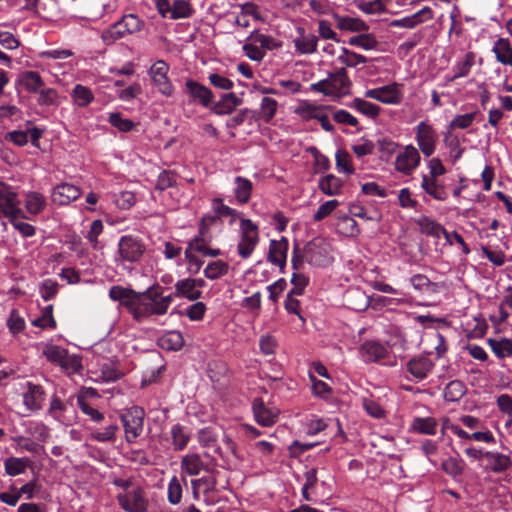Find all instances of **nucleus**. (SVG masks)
I'll return each instance as SVG.
<instances>
[{
	"instance_id": "obj_1",
	"label": "nucleus",
	"mask_w": 512,
	"mask_h": 512,
	"mask_svg": "<svg viewBox=\"0 0 512 512\" xmlns=\"http://www.w3.org/2000/svg\"><path fill=\"white\" fill-rule=\"evenodd\" d=\"M160 296L161 286L159 284H154L145 291L138 292L133 319L141 322L152 315H164L165 311L160 310V306H162Z\"/></svg>"
},
{
	"instance_id": "obj_2",
	"label": "nucleus",
	"mask_w": 512,
	"mask_h": 512,
	"mask_svg": "<svg viewBox=\"0 0 512 512\" xmlns=\"http://www.w3.org/2000/svg\"><path fill=\"white\" fill-rule=\"evenodd\" d=\"M144 21L136 14L124 15L120 20L112 24L102 32V39L105 43L111 44L126 35L140 32L144 28Z\"/></svg>"
},
{
	"instance_id": "obj_3",
	"label": "nucleus",
	"mask_w": 512,
	"mask_h": 512,
	"mask_svg": "<svg viewBox=\"0 0 512 512\" xmlns=\"http://www.w3.org/2000/svg\"><path fill=\"white\" fill-rule=\"evenodd\" d=\"M416 223L419 226L421 233L434 238H440V235H443L449 245H452L453 242H458V244L462 247L464 254L467 255L470 253L468 245L458 232L453 231L452 233H449L440 223L429 218L428 216H421L416 220Z\"/></svg>"
},
{
	"instance_id": "obj_4",
	"label": "nucleus",
	"mask_w": 512,
	"mask_h": 512,
	"mask_svg": "<svg viewBox=\"0 0 512 512\" xmlns=\"http://www.w3.org/2000/svg\"><path fill=\"white\" fill-rule=\"evenodd\" d=\"M303 250L305 261L311 266L326 267L333 260L330 245L321 237L313 238L307 242Z\"/></svg>"
},
{
	"instance_id": "obj_5",
	"label": "nucleus",
	"mask_w": 512,
	"mask_h": 512,
	"mask_svg": "<svg viewBox=\"0 0 512 512\" xmlns=\"http://www.w3.org/2000/svg\"><path fill=\"white\" fill-rule=\"evenodd\" d=\"M260 241L258 226L250 219L241 218L240 240L237 245L238 255L242 259L249 258Z\"/></svg>"
},
{
	"instance_id": "obj_6",
	"label": "nucleus",
	"mask_w": 512,
	"mask_h": 512,
	"mask_svg": "<svg viewBox=\"0 0 512 512\" xmlns=\"http://www.w3.org/2000/svg\"><path fill=\"white\" fill-rule=\"evenodd\" d=\"M145 411L140 406H132L120 415L125 431V439L133 443L142 434Z\"/></svg>"
},
{
	"instance_id": "obj_7",
	"label": "nucleus",
	"mask_w": 512,
	"mask_h": 512,
	"mask_svg": "<svg viewBox=\"0 0 512 512\" xmlns=\"http://www.w3.org/2000/svg\"><path fill=\"white\" fill-rule=\"evenodd\" d=\"M146 251L143 240L135 235H124L118 242V254L124 262L136 263L141 260Z\"/></svg>"
},
{
	"instance_id": "obj_8",
	"label": "nucleus",
	"mask_w": 512,
	"mask_h": 512,
	"mask_svg": "<svg viewBox=\"0 0 512 512\" xmlns=\"http://www.w3.org/2000/svg\"><path fill=\"white\" fill-rule=\"evenodd\" d=\"M169 65L164 60H157L148 70V75L158 92L166 97L174 93V86L168 77Z\"/></svg>"
},
{
	"instance_id": "obj_9",
	"label": "nucleus",
	"mask_w": 512,
	"mask_h": 512,
	"mask_svg": "<svg viewBox=\"0 0 512 512\" xmlns=\"http://www.w3.org/2000/svg\"><path fill=\"white\" fill-rule=\"evenodd\" d=\"M251 409L255 422L262 427H272L279 419L280 410L260 397L253 399Z\"/></svg>"
},
{
	"instance_id": "obj_10",
	"label": "nucleus",
	"mask_w": 512,
	"mask_h": 512,
	"mask_svg": "<svg viewBox=\"0 0 512 512\" xmlns=\"http://www.w3.org/2000/svg\"><path fill=\"white\" fill-rule=\"evenodd\" d=\"M119 505L126 512H146L148 501L145 492L140 486L123 494L117 495Z\"/></svg>"
},
{
	"instance_id": "obj_11",
	"label": "nucleus",
	"mask_w": 512,
	"mask_h": 512,
	"mask_svg": "<svg viewBox=\"0 0 512 512\" xmlns=\"http://www.w3.org/2000/svg\"><path fill=\"white\" fill-rule=\"evenodd\" d=\"M416 141L421 152L429 157L435 152L438 135L432 125L421 121L415 128Z\"/></svg>"
},
{
	"instance_id": "obj_12",
	"label": "nucleus",
	"mask_w": 512,
	"mask_h": 512,
	"mask_svg": "<svg viewBox=\"0 0 512 512\" xmlns=\"http://www.w3.org/2000/svg\"><path fill=\"white\" fill-rule=\"evenodd\" d=\"M185 92L189 95L191 102L199 103L203 107L209 108L213 103V92L195 80L188 79L185 82Z\"/></svg>"
},
{
	"instance_id": "obj_13",
	"label": "nucleus",
	"mask_w": 512,
	"mask_h": 512,
	"mask_svg": "<svg viewBox=\"0 0 512 512\" xmlns=\"http://www.w3.org/2000/svg\"><path fill=\"white\" fill-rule=\"evenodd\" d=\"M365 97L377 100L384 104H399L402 94L397 83L385 85L365 92Z\"/></svg>"
},
{
	"instance_id": "obj_14",
	"label": "nucleus",
	"mask_w": 512,
	"mask_h": 512,
	"mask_svg": "<svg viewBox=\"0 0 512 512\" xmlns=\"http://www.w3.org/2000/svg\"><path fill=\"white\" fill-rule=\"evenodd\" d=\"M420 159L418 150L414 146L408 145L396 158V170L403 174L410 175L419 165Z\"/></svg>"
},
{
	"instance_id": "obj_15",
	"label": "nucleus",
	"mask_w": 512,
	"mask_h": 512,
	"mask_svg": "<svg viewBox=\"0 0 512 512\" xmlns=\"http://www.w3.org/2000/svg\"><path fill=\"white\" fill-rule=\"evenodd\" d=\"M137 297L138 292L132 288L114 285L109 289V298L113 301H119L132 316L134 315Z\"/></svg>"
},
{
	"instance_id": "obj_16",
	"label": "nucleus",
	"mask_w": 512,
	"mask_h": 512,
	"mask_svg": "<svg viewBox=\"0 0 512 512\" xmlns=\"http://www.w3.org/2000/svg\"><path fill=\"white\" fill-rule=\"evenodd\" d=\"M288 249L289 242L286 237H282L280 240L270 241L267 260L272 264L279 266L281 272H284V268L286 266Z\"/></svg>"
},
{
	"instance_id": "obj_17",
	"label": "nucleus",
	"mask_w": 512,
	"mask_h": 512,
	"mask_svg": "<svg viewBox=\"0 0 512 512\" xmlns=\"http://www.w3.org/2000/svg\"><path fill=\"white\" fill-rule=\"evenodd\" d=\"M364 362H380L389 355V349L378 341H365L359 348Z\"/></svg>"
},
{
	"instance_id": "obj_18",
	"label": "nucleus",
	"mask_w": 512,
	"mask_h": 512,
	"mask_svg": "<svg viewBox=\"0 0 512 512\" xmlns=\"http://www.w3.org/2000/svg\"><path fill=\"white\" fill-rule=\"evenodd\" d=\"M80 195L81 190L79 187L69 183H61L54 187L51 193V200L59 206H65L77 200Z\"/></svg>"
},
{
	"instance_id": "obj_19",
	"label": "nucleus",
	"mask_w": 512,
	"mask_h": 512,
	"mask_svg": "<svg viewBox=\"0 0 512 512\" xmlns=\"http://www.w3.org/2000/svg\"><path fill=\"white\" fill-rule=\"evenodd\" d=\"M0 212L9 221L16 217L27 218V215L18 207L17 195L12 191L0 192Z\"/></svg>"
},
{
	"instance_id": "obj_20",
	"label": "nucleus",
	"mask_w": 512,
	"mask_h": 512,
	"mask_svg": "<svg viewBox=\"0 0 512 512\" xmlns=\"http://www.w3.org/2000/svg\"><path fill=\"white\" fill-rule=\"evenodd\" d=\"M331 88L334 90V95L345 96L350 94L352 82L349 79L345 67L338 68L328 73Z\"/></svg>"
},
{
	"instance_id": "obj_21",
	"label": "nucleus",
	"mask_w": 512,
	"mask_h": 512,
	"mask_svg": "<svg viewBox=\"0 0 512 512\" xmlns=\"http://www.w3.org/2000/svg\"><path fill=\"white\" fill-rule=\"evenodd\" d=\"M407 371L417 380L425 379L434 367L432 360L425 355L411 358L406 363Z\"/></svg>"
},
{
	"instance_id": "obj_22",
	"label": "nucleus",
	"mask_w": 512,
	"mask_h": 512,
	"mask_svg": "<svg viewBox=\"0 0 512 512\" xmlns=\"http://www.w3.org/2000/svg\"><path fill=\"white\" fill-rule=\"evenodd\" d=\"M27 391L23 394L24 405L31 411L39 410L45 399V392L41 385L27 382Z\"/></svg>"
},
{
	"instance_id": "obj_23",
	"label": "nucleus",
	"mask_w": 512,
	"mask_h": 512,
	"mask_svg": "<svg viewBox=\"0 0 512 512\" xmlns=\"http://www.w3.org/2000/svg\"><path fill=\"white\" fill-rule=\"evenodd\" d=\"M169 434L172 442V448L176 452L183 451L191 439V430L179 423L172 425Z\"/></svg>"
},
{
	"instance_id": "obj_24",
	"label": "nucleus",
	"mask_w": 512,
	"mask_h": 512,
	"mask_svg": "<svg viewBox=\"0 0 512 512\" xmlns=\"http://www.w3.org/2000/svg\"><path fill=\"white\" fill-rule=\"evenodd\" d=\"M498 63L512 67V44L509 38H498L492 47Z\"/></svg>"
},
{
	"instance_id": "obj_25",
	"label": "nucleus",
	"mask_w": 512,
	"mask_h": 512,
	"mask_svg": "<svg viewBox=\"0 0 512 512\" xmlns=\"http://www.w3.org/2000/svg\"><path fill=\"white\" fill-rule=\"evenodd\" d=\"M17 82L27 92L36 94L45 86L40 74L36 71L26 70L19 74Z\"/></svg>"
},
{
	"instance_id": "obj_26",
	"label": "nucleus",
	"mask_w": 512,
	"mask_h": 512,
	"mask_svg": "<svg viewBox=\"0 0 512 512\" xmlns=\"http://www.w3.org/2000/svg\"><path fill=\"white\" fill-rule=\"evenodd\" d=\"M241 103L242 99L237 97L235 93L230 92L223 94L221 99L213 106L211 105L210 108L217 115H226L231 114Z\"/></svg>"
},
{
	"instance_id": "obj_27",
	"label": "nucleus",
	"mask_w": 512,
	"mask_h": 512,
	"mask_svg": "<svg viewBox=\"0 0 512 512\" xmlns=\"http://www.w3.org/2000/svg\"><path fill=\"white\" fill-rule=\"evenodd\" d=\"M333 17L337 28L340 30L351 32H367L369 30V25L360 18L340 16L338 14H334Z\"/></svg>"
},
{
	"instance_id": "obj_28",
	"label": "nucleus",
	"mask_w": 512,
	"mask_h": 512,
	"mask_svg": "<svg viewBox=\"0 0 512 512\" xmlns=\"http://www.w3.org/2000/svg\"><path fill=\"white\" fill-rule=\"evenodd\" d=\"M24 206L28 214L36 216L45 210L47 201L43 194L30 191L25 194Z\"/></svg>"
},
{
	"instance_id": "obj_29",
	"label": "nucleus",
	"mask_w": 512,
	"mask_h": 512,
	"mask_svg": "<svg viewBox=\"0 0 512 512\" xmlns=\"http://www.w3.org/2000/svg\"><path fill=\"white\" fill-rule=\"evenodd\" d=\"M421 188L435 200L445 201L448 198L445 186L437 179L428 178V175L422 176Z\"/></svg>"
},
{
	"instance_id": "obj_30",
	"label": "nucleus",
	"mask_w": 512,
	"mask_h": 512,
	"mask_svg": "<svg viewBox=\"0 0 512 512\" xmlns=\"http://www.w3.org/2000/svg\"><path fill=\"white\" fill-rule=\"evenodd\" d=\"M336 230L346 237H357L360 229L357 222L347 214L337 213Z\"/></svg>"
},
{
	"instance_id": "obj_31",
	"label": "nucleus",
	"mask_w": 512,
	"mask_h": 512,
	"mask_svg": "<svg viewBox=\"0 0 512 512\" xmlns=\"http://www.w3.org/2000/svg\"><path fill=\"white\" fill-rule=\"evenodd\" d=\"M211 209L213 213L217 214L223 221V218L229 217V224H233L236 219L243 218L242 213L224 204L220 197H215L211 200Z\"/></svg>"
},
{
	"instance_id": "obj_32",
	"label": "nucleus",
	"mask_w": 512,
	"mask_h": 512,
	"mask_svg": "<svg viewBox=\"0 0 512 512\" xmlns=\"http://www.w3.org/2000/svg\"><path fill=\"white\" fill-rule=\"evenodd\" d=\"M175 296L195 301L202 297V292L199 289H195L192 278H186L175 283Z\"/></svg>"
},
{
	"instance_id": "obj_33",
	"label": "nucleus",
	"mask_w": 512,
	"mask_h": 512,
	"mask_svg": "<svg viewBox=\"0 0 512 512\" xmlns=\"http://www.w3.org/2000/svg\"><path fill=\"white\" fill-rule=\"evenodd\" d=\"M344 182L333 174H328L319 180L320 191L328 196H336L341 193Z\"/></svg>"
},
{
	"instance_id": "obj_34",
	"label": "nucleus",
	"mask_w": 512,
	"mask_h": 512,
	"mask_svg": "<svg viewBox=\"0 0 512 512\" xmlns=\"http://www.w3.org/2000/svg\"><path fill=\"white\" fill-rule=\"evenodd\" d=\"M484 455L490 462V470L494 473H502L512 465L511 458L508 455L491 451H486Z\"/></svg>"
},
{
	"instance_id": "obj_35",
	"label": "nucleus",
	"mask_w": 512,
	"mask_h": 512,
	"mask_svg": "<svg viewBox=\"0 0 512 512\" xmlns=\"http://www.w3.org/2000/svg\"><path fill=\"white\" fill-rule=\"evenodd\" d=\"M206 472H209L210 476H204L199 479L191 480V485L194 490V495L197 496V489L203 488V492L205 494L213 492L216 490L217 486V478L216 475L219 474V471L215 469H205Z\"/></svg>"
},
{
	"instance_id": "obj_36",
	"label": "nucleus",
	"mask_w": 512,
	"mask_h": 512,
	"mask_svg": "<svg viewBox=\"0 0 512 512\" xmlns=\"http://www.w3.org/2000/svg\"><path fill=\"white\" fill-rule=\"evenodd\" d=\"M234 195L238 203L246 204L249 202L253 190L252 182L242 176L235 178Z\"/></svg>"
},
{
	"instance_id": "obj_37",
	"label": "nucleus",
	"mask_w": 512,
	"mask_h": 512,
	"mask_svg": "<svg viewBox=\"0 0 512 512\" xmlns=\"http://www.w3.org/2000/svg\"><path fill=\"white\" fill-rule=\"evenodd\" d=\"M205 469L201 457L196 453L187 454L181 460V470L189 476H196Z\"/></svg>"
},
{
	"instance_id": "obj_38",
	"label": "nucleus",
	"mask_w": 512,
	"mask_h": 512,
	"mask_svg": "<svg viewBox=\"0 0 512 512\" xmlns=\"http://www.w3.org/2000/svg\"><path fill=\"white\" fill-rule=\"evenodd\" d=\"M347 106L372 119L377 118L381 111L380 106L361 98H354Z\"/></svg>"
},
{
	"instance_id": "obj_39",
	"label": "nucleus",
	"mask_w": 512,
	"mask_h": 512,
	"mask_svg": "<svg viewBox=\"0 0 512 512\" xmlns=\"http://www.w3.org/2000/svg\"><path fill=\"white\" fill-rule=\"evenodd\" d=\"M467 392V387L460 380L450 381L443 391V397L448 402H458Z\"/></svg>"
},
{
	"instance_id": "obj_40",
	"label": "nucleus",
	"mask_w": 512,
	"mask_h": 512,
	"mask_svg": "<svg viewBox=\"0 0 512 512\" xmlns=\"http://www.w3.org/2000/svg\"><path fill=\"white\" fill-rule=\"evenodd\" d=\"M437 426L438 423L433 417H416L411 424L413 431L426 435H435Z\"/></svg>"
},
{
	"instance_id": "obj_41",
	"label": "nucleus",
	"mask_w": 512,
	"mask_h": 512,
	"mask_svg": "<svg viewBox=\"0 0 512 512\" xmlns=\"http://www.w3.org/2000/svg\"><path fill=\"white\" fill-rule=\"evenodd\" d=\"M71 97L74 103L81 108L87 107L94 100L92 91L88 87L81 84L74 86Z\"/></svg>"
},
{
	"instance_id": "obj_42",
	"label": "nucleus",
	"mask_w": 512,
	"mask_h": 512,
	"mask_svg": "<svg viewBox=\"0 0 512 512\" xmlns=\"http://www.w3.org/2000/svg\"><path fill=\"white\" fill-rule=\"evenodd\" d=\"M159 344L162 349L178 351L184 345V339L179 331H170L159 339Z\"/></svg>"
},
{
	"instance_id": "obj_43",
	"label": "nucleus",
	"mask_w": 512,
	"mask_h": 512,
	"mask_svg": "<svg viewBox=\"0 0 512 512\" xmlns=\"http://www.w3.org/2000/svg\"><path fill=\"white\" fill-rule=\"evenodd\" d=\"M488 345L499 359H504L505 357L512 355V340L508 338H502L499 340L489 338Z\"/></svg>"
},
{
	"instance_id": "obj_44",
	"label": "nucleus",
	"mask_w": 512,
	"mask_h": 512,
	"mask_svg": "<svg viewBox=\"0 0 512 512\" xmlns=\"http://www.w3.org/2000/svg\"><path fill=\"white\" fill-rule=\"evenodd\" d=\"M118 430V424L115 421H111L103 429H96L92 431L91 437L101 443L113 442L116 439V433Z\"/></svg>"
},
{
	"instance_id": "obj_45",
	"label": "nucleus",
	"mask_w": 512,
	"mask_h": 512,
	"mask_svg": "<svg viewBox=\"0 0 512 512\" xmlns=\"http://www.w3.org/2000/svg\"><path fill=\"white\" fill-rule=\"evenodd\" d=\"M30 460L28 458L9 457L4 461L5 472L9 476H17L26 470Z\"/></svg>"
},
{
	"instance_id": "obj_46",
	"label": "nucleus",
	"mask_w": 512,
	"mask_h": 512,
	"mask_svg": "<svg viewBox=\"0 0 512 512\" xmlns=\"http://www.w3.org/2000/svg\"><path fill=\"white\" fill-rule=\"evenodd\" d=\"M337 61L346 67H356L359 64L367 62L364 55L358 54L348 48H341V54L337 57Z\"/></svg>"
},
{
	"instance_id": "obj_47",
	"label": "nucleus",
	"mask_w": 512,
	"mask_h": 512,
	"mask_svg": "<svg viewBox=\"0 0 512 512\" xmlns=\"http://www.w3.org/2000/svg\"><path fill=\"white\" fill-rule=\"evenodd\" d=\"M228 271H229L228 263H226L222 260H217V261H212V262L208 263V265L204 269L203 273L207 279L216 280V279H219L220 277L226 275L228 273Z\"/></svg>"
},
{
	"instance_id": "obj_48",
	"label": "nucleus",
	"mask_w": 512,
	"mask_h": 512,
	"mask_svg": "<svg viewBox=\"0 0 512 512\" xmlns=\"http://www.w3.org/2000/svg\"><path fill=\"white\" fill-rule=\"evenodd\" d=\"M295 48L301 54H312L317 51L318 38L313 34L305 35L294 41Z\"/></svg>"
},
{
	"instance_id": "obj_49",
	"label": "nucleus",
	"mask_w": 512,
	"mask_h": 512,
	"mask_svg": "<svg viewBox=\"0 0 512 512\" xmlns=\"http://www.w3.org/2000/svg\"><path fill=\"white\" fill-rule=\"evenodd\" d=\"M348 43L351 46L360 47L364 50H373L378 46V41L375 36L369 33L352 36Z\"/></svg>"
},
{
	"instance_id": "obj_50",
	"label": "nucleus",
	"mask_w": 512,
	"mask_h": 512,
	"mask_svg": "<svg viewBox=\"0 0 512 512\" xmlns=\"http://www.w3.org/2000/svg\"><path fill=\"white\" fill-rule=\"evenodd\" d=\"M477 115V110H474L473 112L467 114H458L450 121L448 129L450 131L454 129H467L472 125Z\"/></svg>"
},
{
	"instance_id": "obj_51",
	"label": "nucleus",
	"mask_w": 512,
	"mask_h": 512,
	"mask_svg": "<svg viewBox=\"0 0 512 512\" xmlns=\"http://www.w3.org/2000/svg\"><path fill=\"white\" fill-rule=\"evenodd\" d=\"M193 13L194 10L187 1L175 0L169 18L173 20L189 18Z\"/></svg>"
},
{
	"instance_id": "obj_52",
	"label": "nucleus",
	"mask_w": 512,
	"mask_h": 512,
	"mask_svg": "<svg viewBox=\"0 0 512 512\" xmlns=\"http://www.w3.org/2000/svg\"><path fill=\"white\" fill-rule=\"evenodd\" d=\"M442 470L449 476L456 478L463 474L464 462L462 459L449 457L441 464Z\"/></svg>"
},
{
	"instance_id": "obj_53",
	"label": "nucleus",
	"mask_w": 512,
	"mask_h": 512,
	"mask_svg": "<svg viewBox=\"0 0 512 512\" xmlns=\"http://www.w3.org/2000/svg\"><path fill=\"white\" fill-rule=\"evenodd\" d=\"M32 325L35 327L45 328H56V321L53 316V305L46 306L41 313V316L32 321Z\"/></svg>"
},
{
	"instance_id": "obj_54",
	"label": "nucleus",
	"mask_w": 512,
	"mask_h": 512,
	"mask_svg": "<svg viewBox=\"0 0 512 512\" xmlns=\"http://www.w3.org/2000/svg\"><path fill=\"white\" fill-rule=\"evenodd\" d=\"M278 102L269 97H264L260 104V118L269 123L277 112Z\"/></svg>"
},
{
	"instance_id": "obj_55",
	"label": "nucleus",
	"mask_w": 512,
	"mask_h": 512,
	"mask_svg": "<svg viewBox=\"0 0 512 512\" xmlns=\"http://www.w3.org/2000/svg\"><path fill=\"white\" fill-rule=\"evenodd\" d=\"M167 499L172 505H177L182 499V485L178 477L173 476L168 484Z\"/></svg>"
},
{
	"instance_id": "obj_56",
	"label": "nucleus",
	"mask_w": 512,
	"mask_h": 512,
	"mask_svg": "<svg viewBox=\"0 0 512 512\" xmlns=\"http://www.w3.org/2000/svg\"><path fill=\"white\" fill-rule=\"evenodd\" d=\"M59 366L69 373H78L83 368L82 358L76 354L71 355L67 351L65 357L63 358V362H61Z\"/></svg>"
},
{
	"instance_id": "obj_57",
	"label": "nucleus",
	"mask_w": 512,
	"mask_h": 512,
	"mask_svg": "<svg viewBox=\"0 0 512 512\" xmlns=\"http://www.w3.org/2000/svg\"><path fill=\"white\" fill-rule=\"evenodd\" d=\"M473 64L474 54L472 52H469L465 55V59L463 61L456 63V65L454 66L455 74L451 78V80L467 76Z\"/></svg>"
},
{
	"instance_id": "obj_58",
	"label": "nucleus",
	"mask_w": 512,
	"mask_h": 512,
	"mask_svg": "<svg viewBox=\"0 0 512 512\" xmlns=\"http://www.w3.org/2000/svg\"><path fill=\"white\" fill-rule=\"evenodd\" d=\"M108 122L121 132H129L135 126L133 121L123 118L121 113L118 112L110 113Z\"/></svg>"
},
{
	"instance_id": "obj_59",
	"label": "nucleus",
	"mask_w": 512,
	"mask_h": 512,
	"mask_svg": "<svg viewBox=\"0 0 512 512\" xmlns=\"http://www.w3.org/2000/svg\"><path fill=\"white\" fill-rule=\"evenodd\" d=\"M58 289L59 284L48 278L40 284L39 292L44 301H50L57 295Z\"/></svg>"
},
{
	"instance_id": "obj_60",
	"label": "nucleus",
	"mask_w": 512,
	"mask_h": 512,
	"mask_svg": "<svg viewBox=\"0 0 512 512\" xmlns=\"http://www.w3.org/2000/svg\"><path fill=\"white\" fill-rule=\"evenodd\" d=\"M355 7H357L359 10H361L363 13L371 15V14H378L382 11H384V5L381 3L380 0H374V1H364V0H355L354 1Z\"/></svg>"
},
{
	"instance_id": "obj_61",
	"label": "nucleus",
	"mask_w": 512,
	"mask_h": 512,
	"mask_svg": "<svg viewBox=\"0 0 512 512\" xmlns=\"http://www.w3.org/2000/svg\"><path fill=\"white\" fill-rule=\"evenodd\" d=\"M37 94H39L37 103L40 106H53L57 104L58 93L54 88H45L44 86Z\"/></svg>"
},
{
	"instance_id": "obj_62",
	"label": "nucleus",
	"mask_w": 512,
	"mask_h": 512,
	"mask_svg": "<svg viewBox=\"0 0 512 512\" xmlns=\"http://www.w3.org/2000/svg\"><path fill=\"white\" fill-rule=\"evenodd\" d=\"M208 243L209 241L205 238V235H201L199 233L188 242V246L185 251H190V253L198 252L205 256L206 251L209 249Z\"/></svg>"
},
{
	"instance_id": "obj_63",
	"label": "nucleus",
	"mask_w": 512,
	"mask_h": 512,
	"mask_svg": "<svg viewBox=\"0 0 512 512\" xmlns=\"http://www.w3.org/2000/svg\"><path fill=\"white\" fill-rule=\"evenodd\" d=\"M336 167L339 172L346 174H353L355 169L351 164V157L346 151H338L336 153Z\"/></svg>"
},
{
	"instance_id": "obj_64",
	"label": "nucleus",
	"mask_w": 512,
	"mask_h": 512,
	"mask_svg": "<svg viewBox=\"0 0 512 512\" xmlns=\"http://www.w3.org/2000/svg\"><path fill=\"white\" fill-rule=\"evenodd\" d=\"M176 185L175 174L171 171L164 170L162 171L157 179L155 189L163 192L170 187H174Z\"/></svg>"
}]
</instances>
